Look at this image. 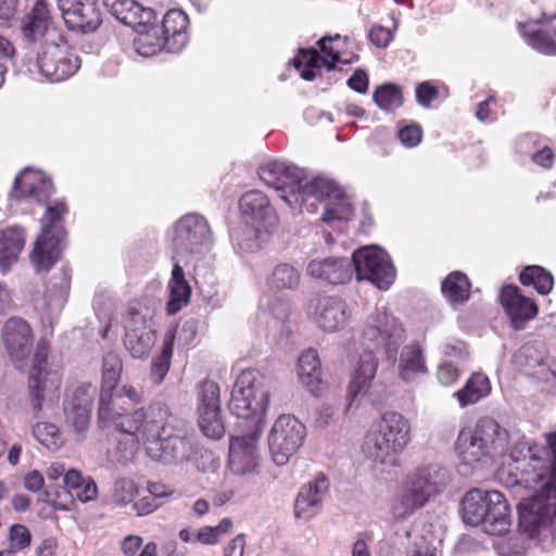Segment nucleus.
Returning <instances> with one entry per match:
<instances>
[{"label": "nucleus", "instance_id": "obj_1", "mask_svg": "<svg viewBox=\"0 0 556 556\" xmlns=\"http://www.w3.org/2000/svg\"><path fill=\"white\" fill-rule=\"evenodd\" d=\"M511 450L497 470V480L520 498L518 532L548 551L556 543V433L542 445L511 435L496 420L483 417L475 428L463 429L456 441L462 462L473 468L488 467Z\"/></svg>", "mask_w": 556, "mask_h": 556}, {"label": "nucleus", "instance_id": "obj_2", "mask_svg": "<svg viewBox=\"0 0 556 556\" xmlns=\"http://www.w3.org/2000/svg\"><path fill=\"white\" fill-rule=\"evenodd\" d=\"M269 401L266 377L256 369H247L238 376L228 403L232 415L251 419L252 430L248 434L230 439L228 466L235 475L252 472L258 465L257 442L262 433L263 416Z\"/></svg>", "mask_w": 556, "mask_h": 556}, {"label": "nucleus", "instance_id": "obj_3", "mask_svg": "<svg viewBox=\"0 0 556 556\" xmlns=\"http://www.w3.org/2000/svg\"><path fill=\"white\" fill-rule=\"evenodd\" d=\"M404 341V329L394 316L379 308L368 316L361 339L364 353L359 356L349 386L352 401L365 394L371 386L378 368L375 352H383L387 359L395 364L399 349Z\"/></svg>", "mask_w": 556, "mask_h": 556}, {"label": "nucleus", "instance_id": "obj_4", "mask_svg": "<svg viewBox=\"0 0 556 556\" xmlns=\"http://www.w3.org/2000/svg\"><path fill=\"white\" fill-rule=\"evenodd\" d=\"M151 418L148 422L150 437L144 442L148 457L163 465L189 462L194 446L184 431V421L175 417L166 404H156Z\"/></svg>", "mask_w": 556, "mask_h": 556}, {"label": "nucleus", "instance_id": "obj_5", "mask_svg": "<svg viewBox=\"0 0 556 556\" xmlns=\"http://www.w3.org/2000/svg\"><path fill=\"white\" fill-rule=\"evenodd\" d=\"M260 179L268 187L280 192V198L291 207L316 212V189L327 188L323 177L312 180L305 178V173L292 164L283 161H268L258 168Z\"/></svg>", "mask_w": 556, "mask_h": 556}, {"label": "nucleus", "instance_id": "obj_6", "mask_svg": "<svg viewBox=\"0 0 556 556\" xmlns=\"http://www.w3.org/2000/svg\"><path fill=\"white\" fill-rule=\"evenodd\" d=\"M410 441V424L397 412L384 413L365 435L364 455L383 468L400 466V457Z\"/></svg>", "mask_w": 556, "mask_h": 556}, {"label": "nucleus", "instance_id": "obj_7", "mask_svg": "<svg viewBox=\"0 0 556 556\" xmlns=\"http://www.w3.org/2000/svg\"><path fill=\"white\" fill-rule=\"evenodd\" d=\"M460 516L466 525L481 526L490 535H505L511 526L508 502L496 490H469L460 502Z\"/></svg>", "mask_w": 556, "mask_h": 556}, {"label": "nucleus", "instance_id": "obj_8", "mask_svg": "<svg viewBox=\"0 0 556 556\" xmlns=\"http://www.w3.org/2000/svg\"><path fill=\"white\" fill-rule=\"evenodd\" d=\"M451 480L450 471L438 464L417 468L403 484L391 504L395 519H404L422 508L430 498L441 494Z\"/></svg>", "mask_w": 556, "mask_h": 556}, {"label": "nucleus", "instance_id": "obj_9", "mask_svg": "<svg viewBox=\"0 0 556 556\" xmlns=\"http://www.w3.org/2000/svg\"><path fill=\"white\" fill-rule=\"evenodd\" d=\"M189 18L187 14L178 9L165 13L161 26L152 22L151 27L135 40L137 52L149 58L162 50L170 53L181 51L188 42L187 27Z\"/></svg>", "mask_w": 556, "mask_h": 556}, {"label": "nucleus", "instance_id": "obj_10", "mask_svg": "<svg viewBox=\"0 0 556 556\" xmlns=\"http://www.w3.org/2000/svg\"><path fill=\"white\" fill-rule=\"evenodd\" d=\"M239 211L245 223L251 224L238 245L245 252H254L261 248L262 235L271 233L278 226L279 218L266 194L258 190L244 192L238 202Z\"/></svg>", "mask_w": 556, "mask_h": 556}, {"label": "nucleus", "instance_id": "obj_11", "mask_svg": "<svg viewBox=\"0 0 556 556\" xmlns=\"http://www.w3.org/2000/svg\"><path fill=\"white\" fill-rule=\"evenodd\" d=\"M66 213L67 207L63 202L47 206L41 218V233L30 253V260L37 273L50 270L60 258L66 235L62 218Z\"/></svg>", "mask_w": 556, "mask_h": 556}, {"label": "nucleus", "instance_id": "obj_12", "mask_svg": "<svg viewBox=\"0 0 556 556\" xmlns=\"http://www.w3.org/2000/svg\"><path fill=\"white\" fill-rule=\"evenodd\" d=\"M48 349L38 343L28 378V401L33 416L40 417L45 406L53 405L60 397L61 377L56 371L46 369Z\"/></svg>", "mask_w": 556, "mask_h": 556}, {"label": "nucleus", "instance_id": "obj_13", "mask_svg": "<svg viewBox=\"0 0 556 556\" xmlns=\"http://www.w3.org/2000/svg\"><path fill=\"white\" fill-rule=\"evenodd\" d=\"M163 402H153L147 409L139 408L132 413H126V408L121 405V396L113 397L112 393L104 392L100 394L98 420L104 427L112 424L117 430L126 435H137L142 433L143 443L150 437L148 422L152 419V408Z\"/></svg>", "mask_w": 556, "mask_h": 556}, {"label": "nucleus", "instance_id": "obj_14", "mask_svg": "<svg viewBox=\"0 0 556 556\" xmlns=\"http://www.w3.org/2000/svg\"><path fill=\"white\" fill-rule=\"evenodd\" d=\"M212 231L206 218L198 213L181 216L173 226L170 247L180 256L199 255L210 249Z\"/></svg>", "mask_w": 556, "mask_h": 556}, {"label": "nucleus", "instance_id": "obj_15", "mask_svg": "<svg viewBox=\"0 0 556 556\" xmlns=\"http://www.w3.org/2000/svg\"><path fill=\"white\" fill-rule=\"evenodd\" d=\"M353 274L358 280H369L381 290H388L395 279V268L388 253L377 245L357 249L352 255Z\"/></svg>", "mask_w": 556, "mask_h": 556}, {"label": "nucleus", "instance_id": "obj_16", "mask_svg": "<svg viewBox=\"0 0 556 556\" xmlns=\"http://www.w3.org/2000/svg\"><path fill=\"white\" fill-rule=\"evenodd\" d=\"M306 437L305 426L293 415H280L268 434V447L273 462L286 465L302 446Z\"/></svg>", "mask_w": 556, "mask_h": 556}, {"label": "nucleus", "instance_id": "obj_17", "mask_svg": "<svg viewBox=\"0 0 556 556\" xmlns=\"http://www.w3.org/2000/svg\"><path fill=\"white\" fill-rule=\"evenodd\" d=\"M154 314L148 308L131 307L125 319L124 345L134 358H147L156 341Z\"/></svg>", "mask_w": 556, "mask_h": 556}, {"label": "nucleus", "instance_id": "obj_18", "mask_svg": "<svg viewBox=\"0 0 556 556\" xmlns=\"http://www.w3.org/2000/svg\"><path fill=\"white\" fill-rule=\"evenodd\" d=\"M35 66L38 72L51 83L63 81L74 75L80 66L77 55L71 53L65 45H59L54 39L40 47Z\"/></svg>", "mask_w": 556, "mask_h": 556}, {"label": "nucleus", "instance_id": "obj_19", "mask_svg": "<svg viewBox=\"0 0 556 556\" xmlns=\"http://www.w3.org/2000/svg\"><path fill=\"white\" fill-rule=\"evenodd\" d=\"M97 387L91 383L78 386L64 402V416L77 435L83 439L90 426V417Z\"/></svg>", "mask_w": 556, "mask_h": 556}, {"label": "nucleus", "instance_id": "obj_20", "mask_svg": "<svg viewBox=\"0 0 556 556\" xmlns=\"http://www.w3.org/2000/svg\"><path fill=\"white\" fill-rule=\"evenodd\" d=\"M23 40L28 43L40 42L42 46L51 39L61 37L56 34L52 16L45 0H38L21 22Z\"/></svg>", "mask_w": 556, "mask_h": 556}, {"label": "nucleus", "instance_id": "obj_21", "mask_svg": "<svg viewBox=\"0 0 556 556\" xmlns=\"http://www.w3.org/2000/svg\"><path fill=\"white\" fill-rule=\"evenodd\" d=\"M51 179L41 172L25 168L14 179L10 197L16 201H34L46 203L53 194Z\"/></svg>", "mask_w": 556, "mask_h": 556}, {"label": "nucleus", "instance_id": "obj_22", "mask_svg": "<svg viewBox=\"0 0 556 556\" xmlns=\"http://www.w3.org/2000/svg\"><path fill=\"white\" fill-rule=\"evenodd\" d=\"M102 2L111 15L131 27L138 37L143 35L156 20L154 10L142 7L136 0H102Z\"/></svg>", "mask_w": 556, "mask_h": 556}, {"label": "nucleus", "instance_id": "obj_23", "mask_svg": "<svg viewBox=\"0 0 556 556\" xmlns=\"http://www.w3.org/2000/svg\"><path fill=\"white\" fill-rule=\"evenodd\" d=\"M500 301L515 330L525 329L526 325L539 313L536 303L525 296L514 285L504 286L501 289Z\"/></svg>", "mask_w": 556, "mask_h": 556}, {"label": "nucleus", "instance_id": "obj_24", "mask_svg": "<svg viewBox=\"0 0 556 556\" xmlns=\"http://www.w3.org/2000/svg\"><path fill=\"white\" fill-rule=\"evenodd\" d=\"M64 23L71 30L93 33L102 23L97 0H75L59 5Z\"/></svg>", "mask_w": 556, "mask_h": 556}, {"label": "nucleus", "instance_id": "obj_25", "mask_svg": "<svg viewBox=\"0 0 556 556\" xmlns=\"http://www.w3.org/2000/svg\"><path fill=\"white\" fill-rule=\"evenodd\" d=\"M323 182L327 185V188L318 187L314 193L317 198L316 207L318 204L324 203L321 219L325 223L350 220L354 215V207L349 198L332 180L323 177Z\"/></svg>", "mask_w": 556, "mask_h": 556}, {"label": "nucleus", "instance_id": "obj_26", "mask_svg": "<svg viewBox=\"0 0 556 556\" xmlns=\"http://www.w3.org/2000/svg\"><path fill=\"white\" fill-rule=\"evenodd\" d=\"M2 341L10 358L20 368V363L30 353L33 343L30 326L18 317L8 319L2 329Z\"/></svg>", "mask_w": 556, "mask_h": 556}, {"label": "nucleus", "instance_id": "obj_27", "mask_svg": "<svg viewBox=\"0 0 556 556\" xmlns=\"http://www.w3.org/2000/svg\"><path fill=\"white\" fill-rule=\"evenodd\" d=\"M515 365L523 368L527 375L538 380L548 381L555 372L547 364V349L542 341L525 343L514 355Z\"/></svg>", "mask_w": 556, "mask_h": 556}, {"label": "nucleus", "instance_id": "obj_28", "mask_svg": "<svg viewBox=\"0 0 556 556\" xmlns=\"http://www.w3.org/2000/svg\"><path fill=\"white\" fill-rule=\"evenodd\" d=\"M306 274L328 285H344L353 277V264L346 257L312 260L306 266Z\"/></svg>", "mask_w": 556, "mask_h": 556}, {"label": "nucleus", "instance_id": "obj_29", "mask_svg": "<svg viewBox=\"0 0 556 556\" xmlns=\"http://www.w3.org/2000/svg\"><path fill=\"white\" fill-rule=\"evenodd\" d=\"M328 489V479L323 473L303 485L295 498L294 516L305 520L316 516L321 510L323 498Z\"/></svg>", "mask_w": 556, "mask_h": 556}, {"label": "nucleus", "instance_id": "obj_30", "mask_svg": "<svg viewBox=\"0 0 556 556\" xmlns=\"http://www.w3.org/2000/svg\"><path fill=\"white\" fill-rule=\"evenodd\" d=\"M315 314L318 326L329 332L343 328L350 318L346 303L336 296L319 299Z\"/></svg>", "mask_w": 556, "mask_h": 556}, {"label": "nucleus", "instance_id": "obj_31", "mask_svg": "<svg viewBox=\"0 0 556 556\" xmlns=\"http://www.w3.org/2000/svg\"><path fill=\"white\" fill-rule=\"evenodd\" d=\"M328 55H321L316 49H300L299 54L293 59V65L296 70L301 71L300 75L304 80L312 81L316 77V70L326 67L328 71H332L337 63L340 61L339 52H334L330 49Z\"/></svg>", "mask_w": 556, "mask_h": 556}, {"label": "nucleus", "instance_id": "obj_32", "mask_svg": "<svg viewBox=\"0 0 556 556\" xmlns=\"http://www.w3.org/2000/svg\"><path fill=\"white\" fill-rule=\"evenodd\" d=\"M543 17L546 20V29H528L520 24V33L526 42L538 52L556 55V13L551 16L543 13Z\"/></svg>", "mask_w": 556, "mask_h": 556}, {"label": "nucleus", "instance_id": "obj_33", "mask_svg": "<svg viewBox=\"0 0 556 556\" xmlns=\"http://www.w3.org/2000/svg\"><path fill=\"white\" fill-rule=\"evenodd\" d=\"M427 370L420 345L418 343L405 345L399 358V377L406 382H410L427 374Z\"/></svg>", "mask_w": 556, "mask_h": 556}, {"label": "nucleus", "instance_id": "obj_34", "mask_svg": "<svg viewBox=\"0 0 556 556\" xmlns=\"http://www.w3.org/2000/svg\"><path fill=\"white\" fill-rule=\"evenodd\" d=\"M298 377L300 382L313 394H316L321 384V365L315 350L304 351L298 361Z\"/></svg>", "mask_w": 556, "mask_h": 556}, {"label": "nucleus", "instance_id": "obj_35", "mask_svg": "<svg viewBox=\"0 0 556 556\" xmlns=\"http://www.w3.org/2000/svg\"><path fill=\"white\" fill-rule=\"evenodd\" d=\"M25 244V232L21 227L0 230V267L5 271L16 261Z\"/></svg>", "mask_w": 556, "mask_h": 556}, {"label": "nucleus", "instance_id": "obj_36", "mask_svg": "<svg viewBox=\"0 0 556 556\" xmlns=\"http://www.w3.org/2000/svg\"><path fill=\"white\" fill-rule=\"evenodd\" d=\"M169 291L170 299L167 302V312L176 314L189 302L191 295V288L185 278L184 268L178 263L174 264L172 270Z\"/></svg>", "mask_w": 556, "mask_h": 556}, {"label": "nucleus", "instance_id": "obj_37", "mask_svg": "<svg viewBox=\"0 0 556 556\" xmlns=\"http://www.w3.org/2000/svg\"><path fill=\"white\" fill-rule=\"evenodd\" d=\"M491 392V383L486 376L473 374L466 384L455 392L459 405L466 407L475 404Z\"/></svg>", "mask_w": 556, "mask_h": 556}, {"label": "nucleus", "instance_id": "obj_38", "mask_svg": "<svg viewBox=\"0 0 556 556\" xmlns=\"http://www.w3.org/2000/svg\"><path fill=\"white\" fill-rule=\"evenodd\" d=\"M441 291L451 304H463L469 299L470 282L465 274L453 271L442 281Z\"/></svg>", "mask_w": 556, "mask_h": 556}, {"label": "nucleus", "instance_id": "obj_39", "mask_svg": "<svg viewBox=\"0 0 556 556\" xmlns=\"http://www.w3.org/2000/svg\"><path fill=\"white\" fill-rule=\"evenodd\" d=\"M519 280L523 286H531L543 295L548 294L554 286L552 274L539 265L526 266L519 274Z\"/></svg>", "mask_w": 556, "mask_h": 556}, {"label": "nucleus", "instance_id": "obj_40", "mask_svg": "<svg viewBox=\"0 0 556 556\" xmlns=\"http://www.w3.org/2000/svg\"><path fill=\"white\" fill-rule=\"evenodd\" d=\"M301 273L289 263L276 265L268 279V285L273 290H294L299 287Z\"/></svg>", "mask_w": 556, "mask_h": 556}, {"label": "nucleus", "instance_id": "obj_41", "mask_svg": "<svg viewBox=\"0 0 556 556\" xmlns=\"http://www.w3.org/2000/svg\"><path fill=\"white\" fill-rule=\"evenodd\" d=\"M372 100L381 110L392 112L403 104L402 88L393 83L383 84L375 90Z\"/></svg>", "mask_w": 556, "mask_h": 556}, {"label": "nucleus", "instance_id": "obj_42", "mask_svg": "<svg viewBox=\"0 0 556 556\" xmlns=\"http://www.w3.org/2000/svg\"><path fill=\"white\" fill-rule=\"evenodd\" d=\"M123 369L122 359L118 354L109 352L103 356L102 362V388L101 393H112L116 388Z\"/></svg>", "mask_w": 556, "mask_h": 556}, {"label": "nucleus", "instance_id": "obj_43", "mask_svg": "<svg viewBox=\"0 0 556 556\" xmlns=\"http://www.w3.org/2000/svg\"><path fill=\"white\" fill-rule=\"evenodd\" d=\"M139 494V486L135 480L126 477L117 478L111 489V501L117 507H126L132 504Z\"/></svg>", "mask_w": 556, "mask_h": 556}, {"label": "nucleus", "instance_id": "obj_44", "mask_svg": "<svg viewBox=\"0 0 556 556\" xmlns=\"http://www.w3.org/2000/svg\"><path fill=\"white\" fill-rule=\"evenodd\" d=\"M407 536L412 538V542L406 547L405 555L406 556H434L435 555V546H434V538L430 532L427 531H414L407 532Z\"/></svg>", "mask_w": 556, "mask_h": 556}, {"label": "nucleus", "instance_id": "obj_45", "mask_svg": "<svg viewBox=\"0 0 556 556\" xmlns=\"http://www.w3.org/2000/svg\"><path fill=\"white\" fill-rule=\"evenodd\" d=\"M200 414L199 426L203 434L210 439L218 440L225 433L220 408L204 410Z\"/></svg>", "mask_w": 556, "mask_h": 556}, {"label": "nucleus", "instance_id": "obj_46", "mask_svg": "<svg viewBox=\"0 0 556 556\" xmlns=\"http://www.w3.org/2000/svg\"><path fill=\"white\" fill-rule=\"evenodd\" d=\"M173 355V339L167 338L163 342L161 354L153 359L150 369V377L155 384L163 382L170 366V358Z\"/></svg>", "mask_w": 556, "mask_h": 556}, {"label": "nucleus", "instance_id": "obj_47", "mask_svg": "<svg viewBox=\"0 0 556 556\" xmlns=\"http://www.w3.org/2000/svg\"><path fill=\"white\" fill-rule=\"evenodd\" d=\"M33 435L49 450H58L61 446L59 428L50 422H37L33 427Z\"/></svg>", "mask_w": 556, "mask_h": 556}, {"label": "nucleus", "instance_id": "obj_48", "mask_svg": "<svg viewBox=\"0 0 556 556\" xmlns=\"http://www.w3.org/2000/svg\"><path fill=\"white\" fill-rule=\"evenodd\" d=\"M220 408L219 387L216 382L205 380L199 391V413Z\"/></svg>", "mask_w": 556, "mask_h": 556}, {"label": "nucleus", "instance_id": "obj_49", "mask_svg": "<svg viewBox=\"0 0 556 556\" xmlns=\"http://www.w3.org/2000/svg\"><path fill=\"white\" fill-rule=\"evenodd\" d=\"M9 547L21 552L28 547L31 542L30 531L24 525H13L9 531Z\"/></svg>", "mask_w": 556, "mask_h": 556}, {"label": "nucleus", "instance_id": "obj_50", "mask_svg": "<svg viewBox=\"0 0 556 556\" xmlns=\"http://www.w3.org/2000/svg\"><path fill=\"white\" fill-rule=\"evenodd\" d=\"M438 96V89L429 81L420 83L416 88V101L424 108H429Z\"/></svg>", "mask_w": 556, "mask_h": 556}, {"label": "nucleus", "instance_id": "obj_51", "mask_svg": "<svg viewBox=\"0 0 556 556\" xmlns=\"http://www.w3.org/2000/svg\"><path fill=\"white\" fill-rule=\"evenodd\" d=\"M397 136L405 147L413 148L421 141L422 131L419 126L409 125L401 128Z\"/></svg>", "mask_w": 556, "mask_h": 556}, {"label": "nucleus", "instance_id": "obj_52", "mask_svg": "<svg viewBox=\"0 0 556 556\" xmlns=\"http://www.w3.org/2000/svg\"><path fill=\"white\" fill-rule=\"evenodd\" d=\"M437 377L442 386L448 387L458 380L459 370L452 363L443 362L438 367Z\"/></svg>", "mask_w": 556, "mask_h": 556}, {"label": "nucleus", "instance_id": "obj_53", "mask_svg": "<svg viewBox=\"0 0 556 556\" xmlns=\"http://www.w3.org/2000/svg\"><path fill=\"white\" fill-rule=\"evenodd\" d=\"M138 435H126L125 441L119 440L117 451L121 453V460L128 462L131 459L138 450Z\"/></svg>", "mask_w": 556, "mask_h": 556}, {"label": "nucleus", "instance_id": "obj_54", "mask_svg": "<svg viewBox=\"0 0 556 556\" xmlns=\"http://www.w3.org/2000/svg\"><path fill=\"white\" fill-rule=\"evenodd\" d=\"M86 479L83 478L81 473L75 469L66 470L61 489L67 492L71 496L80 486Z\"/></svg>", "mask_w": 556, "mask_h": 556}, {"label": "nucleus", "instance_id": "obj_55", "mask_svg": "<svg viewBox=\"0 0 556 556\" xmlns=\"http://www.w3.org/2000/svg\"><path fill=\"white\" fill-rule=\"evenodd\" d=\"M98 495V486L92 480H85L80 486L73 493L72 497H76L83 503L92 501Z\"/></svg>", "mask_w": 556, "mask_h": 556}, {"label": "nucleus", "instance_id": "obj_56", "mask_svg": "<svg viewBox=\"0 0 556 556\" xmlns=\"http://www.w3.org/2000/svg\"><path fill=\"white\" fill-rule=\"evenodd\" d=\"M392 38V33L382 26H374L369 31L370 41L379 48H386Z\"/></svg>", "mask_w": 556, "mask_h": 556}, {"label": "nucleus", "instance_id": "obj_57", "mask_svg": "<svg viewBox=\"0 0 556 556\" xmlns=\"http://www.w3.org/2000/svg\"><path fill=\"white\" fill-rule=\"evenodd\" d=\"M348 86L358 93H366L369 86V80L366 72L363 70H356L353 73V75L348 79Z\"/></svg>", "mask_w": 556, "mask_h": 556}, {"label": "nucleus", "instance_id": "obj_58", "mask_svg": "<svg viewBox=\"0 0 556 556\" xmlns=\"http://www.w3.org/2000/svg\"><path fill=\"white\" fill-rule=\"evenodd\" d=\"M153 496H143L137 502H132L131 507L136 511L137 516H146L153 513L157 508Z\"/></svg>", "mask_w": 556, "mask_h": 556}, {"label": "nucleus", "instance_id": "obj_59", "mask_svg": "<svg viewBox=\"0 0 556 556\" xmlns=\"http://www.w3.org/2000/svg\"><path fill=\"white\" fill-rule=\"evenodd\" d=\"M455 548L458 554H476L482 548V545L472 536L463 535Z\"/></svg>", "mask_w": 556, "mask_h": 556}, {"label": "nucleus", "instance_id": "obj_60", "mask_svg": "<svg viewBox=\"0 0 556 556\" xmlns=\"http://www.w3.org/2000/svg\"><path fill=\"white\" fill-rule=\"evenodd\" d=\"M43 484V476L38 470H31L24 477V486L29 492L40 491Z\"/></svg>", "mask_w": 556, "mask_h": 556}, {"label": "nucleus", "instance_id": "obj_61", "mask_svg": "<svg viewBox=\"0 0 556 556\" xmlns=\"http://www.w3.org/2000/svg\"><path fill=\"white\" fill-rule=\"evenodd\" d=\"M531 159L535 164L544 168H551L554 163V153L551 148L543 147L542 149L535 151Z\"/></svg>", "mask_w": 556, "mask_h": 556}, {"label": "nucleus", "instance_id": "obj_62", "mask_svg": "<svg viewBox=\"0 0 556 556\" xmlns=\"http://www.w3.org/2000/svg\"><path fill=\"white\" fill-rule=\"evenodd\" d=\"M245 547V536L240 533L235 536L225 547V556H243Z\"/></svg>", "mask_w": 556, "mask_h": 556}, {"label": "nucleus", "instance_id": "obj_63", "mask_svg": "<svg viewBox=\"0 0 556 556\" xmlns=\"http://www.w3.org/2000/svg\"><path fill=\"white\" fill-rule=\"evenodd\" d=\"M442 353L445 356H458L466 358V344L463 341L456 340L453 342H446L442 345Z\"/></svg>", "mask_w": 556, "mask_h": 556}, {"label": "nucleus", "instance_id": "obj_64", "mask_svg": "<svg viewBox=\"0 0 556 556\" xmlns=\"http://www.w3.org/2000/svg\"><path fill=\"white\" fill-rule=\"evenodd\" d=\"M142 545V538L139 535H127L122 542V551L126 556H134Z\"/></svg>", "mask_w": 556, "mask_h": 556}]
</instances>
